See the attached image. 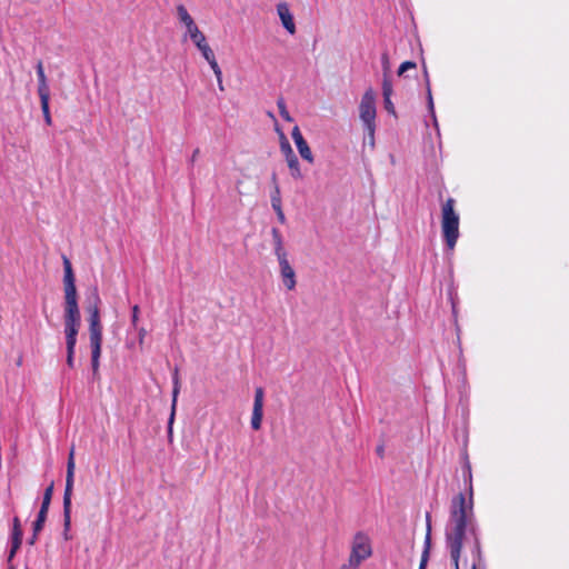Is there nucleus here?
Instances as JSON below:
<instances>
[{"instance_id":"c9c22d12","label":"nucleus","mask_w":569,"mask_h":569,"mask_svg":"<svg viewBox=\"0 0 569 569\" xmlns=\"http://www.w3.org/2000/svg\"><path fill=\"white\" fill-rule=\"evenodd\" d=\"M53 495V482H51L43 492L42 501L51 502Z\"/></svg>"},{"instance_id":"f03ea898","label":"nucleus","mask_w":569,"mask_h":569,"mask_svg":"<svg viewBox=\"0 0 569 569\" xmlns=\"http://www.w3.org/2000/svg\"><path fill=\"white\" fill-rule=\"evenodd\" d=\"M457 519H462V542L465 539L470 536L472 538V549L471 555L473 558V565H476V569L482 560V551L480 543V530L479 526L472 510L471 501L467 503L466 496L460 492L455 496L451 500L450 505V515L448 519V527H453V522Z\"/></svg>"},{"instance_id":"f704fd0d","label":"nucleus","mask_w":569,"mask_h":569,"mask_svg":"<svg viewBox=\"0 0 569 569\" xmlns=\"http://www.w3.org/2000/svg\"><path fill=\"white\" fill-rule=\"evenodd\" d=\"M383 106L388 113L396 114L395 106L391 101V97L383 98Z\"/></svg>"},{"instance_id":"7c9ffc66","label":"nucleus","mask_w":569,"mask_h":569,"mask_svg":"<svg viewBox=\"0 0 569 569\" xmlns=\"http://www.w3.org/2000/svg\"><path fill=\"white\" fill-rule=\"evenodd\" d=\"M21 543H22V538L11 537V549H10L9 558H12L16 555V552L20 548Z\"/></svg>"},{"instance_id":"09e8293b","label":"nucleus","mask_w":569,"mask_h":569,"mask_svg":"<svg viewBox=\"0 0 569 569\" xmlns=\"http://www.w3.org/2000/svg\"><path fill=\"white\" fill-rule=\"evenodd\" d=\"M472 569H476V565L472 566Z\"/></svg>"},{"instance_id":"72a5a7b5","label":"nucleus","mask_w":569,"mask_h":569,"mask_svg":"<svg viewBox=\"0 0 569 569\" xmlns=\"http://www.w3.org/2000/svg\"><path fill=\"white\" fill-rule=\"evenodd\" d=\"M138 320H139V306L134 305L132 307V315H131V326L134 329H138Z\"/></svg>"},{"instance_id":"b1692460","label":"nucleus","mask_w":569,"mask_h":569,"mask_svg":"<svg viewBox=\"0 0 569 569\" xmlns=\"http://www.w3.org/2000/svg\"><path fill=\"white\" fill-rule=\"evenodd\" d=\"M207 62L210 64V68L212 69L216 78L220 79V76L222 74V71L216 60L213 51L208 52V56H202Z\"/></svg>"},{"instance_id":"39448f33","label":"nucleus","mask_w":569,"mask_h":569,"mask_svg":"<svg viewBox=\"0 0 569 569\" xmlns=\"http://www.w3.org/2000/svg\"><path fill=\"white\" fill-rule=\"evenodd\" d=\"M74 448L72 447L68 461H67V475H66V488L63 493V538L69 540L68 535L71 527V498L74 483Z\"/></svg>"},{"instance_id":"1a4fd4ad","label":"nucleus","mask_w":569,"mask_h":569,"mask_svg":"<svg viewBox=\"0 0 569 569\" xmlns=\"http://www.w3.org/2000/svg\"><path fill=\"white\" fill-rule=\"evenodd\" d=\"M263 389L261 387L256 388L251 416V428L253 430H259L261 428L263 417Z\"/></svg>"},{"instance_id":"2f4dec72","label":"nucleus","mask_w":569,"mask_h":569,"mask_svg":"<svg viewBox=\"0 0 569 569\" xmlns=\"http://www.w3.org/2000/svg\"><path fill=\"white\" fill-rule=\"evenodd\" d=\"M416 67H417L416 62H413V61H405L398 68V76H402L407 70L415 69Z\"/></svg>"},{"instance_id":"de8ad7c7","label":"nucleus","mask_w":569,"mask_h":569,"mask_svg":"<svg viewBox=\"0 0 569 569\" xmlns=\"http://www.w3.org/2000/svg\"><path fill=\"white\" fill-rule=\"evenodd\" d=\"M340 569H349L347 565H343Z\"/></svg>"},{"instance_id":"2eb2a0df","label":"nucleus","mask_w":569,"mask_h":569,"mask_svg":"<svg viewBox=\"0 0 569 569\" xmlns=\"http://www.w3.org/2000/svg\"><path fill=\"white\" fill-rule=\"evenodd\" d=\"M177 13L179 20L186 26L187 28V34L193 31L194 28H198L194 23L192 17L189 14L188 10L183 4H179L177 7Z\"/></svg>"},{"instance_id":"4be33fe9","label":"nucleus","mask_w":569,"mask_h":569,"mask_svg":"<svg viewBox=\"0 0 569 569\" xmlns=\"http://www.w3.org/2000/svg\"><path fill=\"white\" fill-rule=\"evenodd\" d=\"M297 149L303 160H306L310 163L313 162V154H312L306 140L303 142L298 143Z\"/></svg>"},{"instance_id":"393cba45","label":"nucleus","mask_w":569,"mask_h":569,"mask_svg":"<svg viewBox=\"0 0 569 569\" xmlns=\"http://www.w3.org/2000/svg\"><path fill=\"white\" fill-rule=\"evenodd\" d=\"M207 62L210 64V68L212 69L216 78L220 79V76L222 74V71L216 60L213 51L208 52V56H202Z\"/></svg>"},{"instance_id":"c03bdc74","label":"nucleus","mask_w":569,"mask_h":569,"mask_svg":"<svg viewBox=\"0 0 569 569\" xmlns=\"http://www.w3.org/2000/svg\"><path fill=\"white\" fill-rule=\"evenodd\" d=\"M217 82H218V87H219V89H220L221 91H223V90H224V88H223V83H222V74L220 76V79H219V78H217Z\"/></svg>"},{"instance_id":"a211bd4d","label":"nucleus","mask_w":569,"mask_h":569,"mask_svg":"<svg viewBox=\"0 0 569 569\" xmlns=\"http://www.w3.org/2000/svg\"><path fill=\"white\" fill-rule=\"evenodd\" d=\"M39 98H40L41 110L43 113L44 122L48 126H51L52 118H51L50 108H49L50 94L39 96Z\"/></svg>"},{"instance_id":"37998d69","label":"nucleus","mask_w":569,"mask_h":569,"mask_svg":"<svg viewBox=\"0 0 569 569\" xmlns=\"http://www.w3.org/2000/svg\"><path fill=\"white\" fill-rule=\"evenodd\" d=\"M38 535H39V533H36V532L33 531V532H32V536H31V537L29 538V540H28V543H29V545H31V546H32V545H34V543H36V541H37V539H38Z\"/></svg>"},{"instance_id":"e433bc0d","label":"nucleus","mask_w":569,"mask_h":569,"mask_svg":"<svg viewBox=\"0 0 569 569\" xmlns=\"http://www.w3.org/2000/svg\"><path fill=\"white\" fill-rule=\"evenodd\" d=\"M426 527H427L426 537H429V540L431 541V515H430V512H426Z\"/></svg>"},{"instance_id":"6e6552de","label":"nucleus","mask_w":569,"mask_h":569,"mask_svg":"<svg viewBox=\"0 0 569 569\" xmlns=\"http://www.w3.org/2000/svg\"><path fill=\"white\" fill-rule=\"evenodd\" d=\"M372 553L369 538L359 531L353 537L351 553L349 557V566L357 568L363 560Z\"/></svg>"},{"instance_id":"4468645a","label":"nucleus","mask_w":569,"mask_h":569,"mask_svg":"<svg viewBox=\"0 0 569 569\" xmlns=\"http://www.w3.org/2000/svg\"><path fill=\"white\" fill-rule=\"evenodd\" d=\"M37 77H38V94L44 96L50 94L49 86L47 82V77L44 73L42 61L39 60L36 66Z\"/></svg>"},{"instance_id":"a878e982","label":"nucleus","mask_w":569,"mask_h":569,"mask_svg":"<svg viewBox=\"0 0 569 569\" xmlns=\"http://www.w3.org/2000/svg\"><path fill=\"white\" fill-rule=\"evenodd\" d=\"M392 83L388 74H383L382 78V96L383 98L391 97L392 96Z\"/></svg>"},{"instance_id":"f257e3e1","label":"nucleus","mask_w":569,"mask_h":569,"mask_svg":"<svg viewBox=\"0 0 569 569\" xmlns=\"http://www.w3.org/2000/svg\"><path fill=\"white\" fill-rule=\"evenodd\" d=\"M64 287V335L67 351H76L77 337L81 326V315L78 305L76 278L70 260L62 256Z\"/></svg>"},{"instance_id":"dca6fc26","label":"nucleus","mask_w":569,"mask_h":569,"mask_svg":"<svg viewBox=\"0 0 569 569\" xmlns=\"http://www.w3.org/2000/svg\"><path fill=\"white\" fill-rule=\"evenodd\" d=\"M271 236H272V241H273V247H274V254L276 257H281V256H286L287 252L283 248V240H282V236H281V232L279 231L278 228H272L271 229Z\"/></svg>"},{"instance_id":"aec40b11","label":"nucleus","mask_w":569,"mask_h":569,"mask_svg":"<svg viewBox=\"0 0 569 569\" xmlns=\"http://www.w3.org/2000/svg\"><path fill=\"white\" fill-rule=\"evenodd\" d=\"M286 160H287L288 167L290 169L291 177L293 179H301L302 178V173H301V170H300V163H299V160H298L297 156L291 157V158L286 159Z\"/></svg>"},{"instance_id":"ea45409f","label":"nucleus","mask_w":569,"mask_h":569,"mask_svg":"<svg viewBox=\"0 0 569 569\" xmlns=\"http://www.w3.org/2000/svg\"><path fill=\"white\" fill-rule=\"evenodd\" d=\"M49 507H50V502L42 501L38 513H43L44 516H48Z\"/></svg>"},{"instance_id":"412c9836","label":"nucleus","mask_w":569,"mask_h":569,"mask_svg":"<svg viewBox=\"0 0 569 569\" xmlns=\"http://www.w3.org/2000/svg\"><path fill=\"white\" fill-rule=\"evenodd\" d=\"M463 478L465 481L468 482V491H469V498L467 500V503L470 502L471 498V506L473 507V489H472V475H471V467L470 463L467 462L466 467L463 468Z\"/></svg>"},{"instance_id":"c756f323","label":"nucleus","mask_w":569,"mask_h":569,"mask_svg":"<svg viewBox=\"0 0 569 569\" xmlns=\"http://www.w3.org/2000/svg\"><path fill=\"white\" fill-rule=\"evenodd\" d=\"M22 535H23V532H22V529H21L20 520H19L18 517H14L13 518L11 537L22 538Z\"/></svg>"},{"instance_id":"ddd939ff","label":"nucleus","mask_w":569,"mask_h":569,"mask_svg":"<svg viewBox=\"0 0 569 569\" xmlns=\"http://www.w3.org/2000/svg\"><path fill=\"white\" fill-rule=\"evenodd\" d=\"M172 405H171V416L169 419V432H171V423L173 422L176 406H177V398L180 392V381H179V371L178 368H174L173 375H172Z\"/></svg>"},{"instance_id":"8fccbe9b","label":"nucleus","mask_w":569,"mask_h":569,"mask_svg":"<svg viewBox=\"0 0 569 569\" xmlns=\"http://www.w3.org/2000/svg\"><path fill=\"white\" fill-rule=\"evenodd\" d=\"M9 569H14L13 567H10Z\"/></svg>"},{"instance_id":"bb28decb","label":"nucleus","mask_w":569,"mask_h":569,"mask_svg":"<svg viewBox=\"0 0 569 569\" xmlns=\"http://www.w3.org/2000/svg\"><path fill=\"white\" fill-rule=\"evenodd\" d=\"M46 519H47V516H44L43 513H38L37 519L34 520V522L32 525V531H34L36 533H39L43 529Z\"/></svg>"},{"instance_id":"4c0bfd02","label":"nucleus","mask_w":569,"mask_h":569,"mask_svg":"<svg viewBox=\"0 0 569 569\" xmlns=\"http://www.w3.org/2000/svg\"><path fill=\"white\" fill-rule=\"evenodd\" d=\"M381 63H382V68H383V74H388V70H389V57H388V53H383L382 57H381Z\"/></svg>"},{"instance_id":"49530a36","label":"nucleus","mask_w":569,"mask_h":569,"mask_svg":"<svg viewBox=\"0 0 569 569\" xmlns=\"http://www.w3.org/2000/svg\"><path fill=\"white\" fill-rule=\"evenodd\" d=\"M199 154V149H196L192 153V158H191V161L193 162L197 158V156Z\"/></svg>"},{"instance_id":"6ab92c4d","label":"nucleus","mask_w":569,"mask_h":569,"mask_svg":"<svg viewBox=\"0 0 569 569\" xmlns=\"http://www.w3.org/2000/svg\"><path fill=\"white\" fill-rule=\"evenodd\" d=\"M423 74H425V79L427 82L428 109L431 113V117L433 118L435 123H437L436 114H435V107H433V99H432L431 88H430V82H429V74H428L426 66H423Z\"/></svg>"},{"instance_id":"a18cd8bd","label":"nucleus","mask_w":569,"mask_h":569,"mask_svg":"<svg viewBox=\"0 0 569 569\" xmlns=\"http://www.w3.org/2000/svg\"><path fill=\"white\" fill-rule=\"evenodd\" d=\"M383 452H385V449H383V446H379L377 447V453L382 457L383 456Z\"/></svg>"},{"instance_id":"c85d7f7f","label":"nucleus","mask_w":569,"mask_h":569,"mask_svg":"<svg viewBox=\"0 0 569 569\" xmlns=\"http://www.w3.org/2000/svg\"><path fill=\"white\" fill-rule=\"evenodd\" d=\"M280 148H281V151L283 152L286 159H289V158L296 156L290 143L288 142V140L284 137L280 143Z\"/></svg>"},{"instance_id":"473e14b6","label":"nucleus","mask_w":569,"mask_h":569,"mask_svg":"<svg viewBox=\"0 0 569 569\" xmlns=\"http://www.w3.org/2000/svg\"><path fill=\"white\" fill-rule=\"evenodd\" d=\"M291 137L296 143V146L300 142H303L305 141V138L299 129L298 126L293 127L292 131H291Z\"/></svg>"},{"instance_id":"cd10ccee","label":"nucleus","mask_w":569,"mask_h":569,"mask_svg":"<svg viewBox=\"0 0 569 569\" xmlns=\"http://www.w3.org/2000/svg\"><path fill=\"white\" fill-rule=\"evenodd\" d=\"M277 106H278L279 113H280L281 118L289 122L292 121V118H291L289 111L287 110L286 103L282 99L278 100Z\"/></svg>"},{"instance_id":"58836bf2","label":"nucleus","mask_w":569,"mask_h":569,"mask_svg":"<svg viewBox=\"0 0 569 569\" xmlns=\"http://www.w3.org/2000/svg\"><path fill=\"white\" fill-rule=\"evenodd\" d=\"M74 353L76 351H67V365L69 368H73L74 367Z\"/></svg>"},{"instance_id":"f8f14e48","label":"nucleus","mask_w":569,"mask_h":569,"mask_svg":"<svg viewBox=\"0 0 569 569\" xmlns=\"http://www.w3.org/2000/svg\"><path fill=\"white\" fill-rule=\"evenodd\" d=\"M188 36L202 56H208V52L212 51L210 46L207 43L204 34L199 30V28H194L193 31L188 33Z\"/></svg>"},{"instance_id":"20e7f679","label":"nucleus","mask_w":569,"mask_h":569,"mask_svg":"<svg viewBox=\"0 0 569 569\" xmlns=\"http://www.w3.org/2000/svg\"><path fill=\"white\" fill-rule=\"evenodd\" d=\"M441 229L446 246L453 250L459 238V214L455 211V199L448 198L441 208Z\"/></svg>"},{"instance_id":"0eeeda50","label":"nucleus","mask_w":569,"mask_h":569,"mask_svg":"<svg viewBox=\"0 0 569 569\" xmlns=\"http://www.w3.org/2000/svg\"><path fill=\"white\" fill-rule=\"evenodd\" d=\"M462 519H457L453 527L446 525V547L450 553L453 569H460V557L462 551Z\"/></svg>"},{"instance_id":"9d476101","label":"nucleus","mask_w":569,"mask_h":569,"mask_svg":"<svg viewBox=\"0 0 569 569\" xmlns=\"http://www.w3.org/2000/svg\"><path fill=\"white\" fill-rule=\"evenodd\" d=\"M278 262L280 267V276L284 287L288 290H293L296 288V272L293 268L290 266L288 260V254L278 257Z\"/></svg>"},{"instance_id":"f3484780","label":"nucleus","mask_w":569,"mask_h":569,"mask_svg":"<svg viewBox=\"0 0 569 569\" xmlns=\"http://www.w3.org/2000/svg\"><path fill=\"white\" fill-rule=\"evenodd\" d=\"M272 181L274 183L273 191L271 192V207L274 211L281 209V196H280V188L277 183L276 173L272 174Z\"/></svg>"},{"instance_id":"9b49d317","label":"nucleus","mask_w":569,"mask_h":569,"mask_svg":"<svg viewBox=\"0 0 569 569\" xmlns=\"http://www.w3.org/2000/svg\"><path fill=\"white\" fill-rule=\"evenodd\" d=\"M277 13L281 20L283 28L290 33H296V24L293 21V16L289 9V6L286 2H280L277 4Z\"/></svg>"},{"instance_id":"a19ab883","label":"nucleus","mask_w":569,"mask_h":569,"mask_svg":"<svg viewBox=\"0 0 569 569\" xmlns=\"http://www.w3.org/2000/svg\"><path fill=\"white\" fill-rule=\"evenodd\" d=\"M274 212L277 214V218H278L279 222L283 224L286 222V216L283 213L282 208L277 210V211H274Z\"/></svg>"},{"instance_id":"5701e85b","label":"nucleus","mask_w":569,"mask_h":569,"mask_svg":"<svg viewBox=\"0 0 569 569\" xmlns=\"http://www.w3.org/2000/svg\"><path fill=\"white\" fill-rule=\"evenodd\" d=\"M430 549H431V543H430L429 537H425L423 550H422V555H421V560H420L419 569H426L427 568V563H428L429 555H430Z\"/></svg>"},{"instance_id":"7ed1b4c3","label":"nucleus","mask_w":569,"mask_h":569,"mask_svg":"<svg viewBox=\"0 0 569 569\" xmlns=\"http://www.w3.org/2000/svg\"><path fill=\"white\" fill-rule=\"evenodd\" d=\"M100 303L101 299L98 292V288L91 289L90 293L86 299V310L89 313V340L91 349V369L92 379L98 380L100 378L99 367L102 347V323L100 319Z\"/></svg>"},{"instance_id":"79ce46f5","label":"nucleus","mask_w":569,"mask_h":569,"mask_svg":"<svg viewBox=\"0 0 569 569\" xmlns=\"http://www.w3.org/2000/svg\"><path fill=\"white\" fill-rule=\"evenodd\" d=\"M138 333H139V342L141 345L143 342V339H144L146 335H147V331H146L144 328H139L138 329Z\"/></svg>"},{"instance_id":"423d86ee","label":"nucleus","mask_w":569,"mask_h":569,"mask_svg":"<svg viewBox=\"0 0 569 569\" xmlns=\"http://www.w3.org/2000/svg\"><path fill=\"white\" fill-rule=\"evenodd\" d=\"M376 93L371 88H369L361 98L359 104V117L372 142L376 130Z\"/></svg>"}]
</instances>
